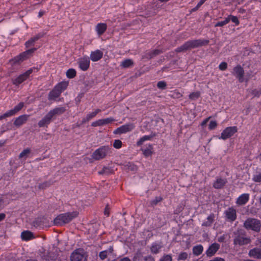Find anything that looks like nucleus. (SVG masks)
<instances>
[{
	"mask_svg": "<svg viewBox=\"0 0 261 261\" xmlns=\"http://www.w3.org/2000/svg\"><path fill=\"white\" fill-rule=\"evenodd\" d=\"M66 111L64 107H56L51 110L38 123L39 127H47V125L51 122L54 117L57 115H61Z\"/></svg>",
	"mask_w": 261,
	"mask_h": 261,
	"instance_id": "obj_1",
	"label": "nucleus"
},
{
	"mask_svg": "<svg viewBox=\"0 0 261 261\" xmlns=\"http://www.w3.org/2000/svg\"><path fill=\"white\" fill-rule=\"evenodd\" d=\"M209 40L206 39H196L189 40L175 49L176 53L186 51L192 48L207 45Z\"/></svg>",
	"mask_w": 261,
	"mask_h": 261,
	"instance_id": "obj_2",
	"label": "nucleus"
},
{
	"mask_svg": "<svg viewBox=\"0 0 261 261\" xmlns=\"http://www.w3.org/2000/svg\"><path fill=\"white\" fill-rule=\"evenodd\" d=\"M78 215L76 212H68L59 215L54 220V224L58 226H62L69 223Z\"/></svg>",
	"mask_w": 261,
	"mask_h": 261,
	"instance_id": "obj_3",
	"label": "nucleus"
},
{
	"mask_svg": "<svg viewBox=\"0 0 261 261\" xmlns=\"http://www.w3.org/2000/svg\"><path fill=\"white\" fill-rule=\"evenodd\" d=\"M233 244L243 246L250 243L251 240L249 238L246 237L243 231L238 230L234 232Z\"/></svg>",
	"mask_w": 261,
	"mask_h": 261,
	"instance_id": "obj_4",
	"label": "nucleus"
},
{
	"mask_svg": "<svg viewBox=\"0 0 261 261\" xmlns=\"http://www.w3.org/2000/svg\"><path fill=\"white\" fill-rule=\"evenodd\" d=\"M244 226L247 229L259 232L261 228V221L254 218H248L245 221Z\"/></svg>",
	"mask_w": 261,
	"mask_h": 261,
	"instance_id": "obj_5",
	"label": "nucleus"
},
{
	"mask_svg": "<svg viewBox=\"0 0 261 261\" xmlns=\"http://www.w3.org/2000/svg\"><path fill=\"white\" fill-rule=\"evenodd\" d=\"M111 152V148L109 146H103L94 151L92 157L95 160H100L105 158Z\"/></svg>",
	"mask_w": 261,
	"mask_h": 261,
	"instance_id": "obj_6",
	"label": "nucleus"
},
{
	"mask_svg": "<svg viewBox=\"0 0 261 261\" xmlns=\"http://www.w3.org/2000/svg\"><path fill=\"white\" fill-rule=\"evenodd\" d=\"M71 261H87V256L83 249H77L70 256Z\"/></svg>",
	"mask_w": 261,
	"mask_h": 261,
	"instance_id": "obj_7",
	"label": "nucleus"
},
{
	"mask_svg": "<svg viewBox=\"0 0 261 261\" xmlns=\"http://www.w3.org/2000/svg\"><path fill=\"white\" fill-rule=\"evenodd\" d=\"M237 130L238 128L236 126L227 127L222 132L219 139L226 140L232 136Z\"/></svg>",
	"mask_w": 261,
	"mask_h": 261,
	"instance_id": "obj_8",
	"label": "nucleus"
},
{
	"mask_svg": "<svg viewBox=\"0 0 261 261\" xmlns=\"http://www.w3.org/2000/svg\"><path fill=\"white\" fill-rule=\"evenodd\" d=\"M33 69H30L27 70L24 73L19 75L17 77L12 79V83L14 85L16 86H18L20 84H21L23 82L25 81L30 76V75L32 73Z\"/></svg>",
	"mask_w": 261,
	"mask_h": 261,
	"instance_id": "obj_9",
	"label": "nucleus"
},
{
	"mask_svg": "<svg viewBox=\"0 0 261 261\" xmlns=\"http://www.w3.org/2000/svg\"><path fill=\"white\" fill-rule=\"evenodd\" d=\"M135 126L133 123H128L121 126L114 131V134H122L132 131Z\"/></svg>",
	"mask_w": 261,
	"mask_h": 261,
	"instance_id": "obj_10",
	"label": "nucleus"
},
{
	"mask_svg": "<svg viewBox=\"0 0 261 261\" xmlns=\"http://www.w3.org/2000/svg\"><path fill=\"white\" fill-rule=\"evenodd\" d=\"M232 74L238 79L240 83L244 82V70L240 65H238L233 68Z\"/></svg>",
	"mask_w": 261,
	"mask_h": 261,
	"instance_id": "obj_11",
	"label": "nucleus"
},
{
	"mask_svg": "<svg viewBox=\"0 0 261 261\" xmlns=\"http://www.w3.org/2000/svg\"><path fill=\"white\" fill-rule=\"evenodd\" d=\"M226 218L230 222H233L237 219L236 210L233 207H229L224 212Z\"/></svg>",
	"mask_w": 261,
	"mask_h": 261,
	"instance_id": "obj_12",
	"label": "nucleus"
},
{
	"mask_svg": "<svg viewBox=\"0 0 261 261\" xmlns=\"http://www.w3.org/2000/svg\"><path fill=\"white\" fill-rule=\"evenodd\" d=\"M90 63V60L88 57L81 58L78 61L79 67L83 71H86L89 68Z\"/></svg>",
	"mask_w": 261,
	"mask_h": 261,
	"instance_id": "obj_13",
	"label": "nucleus"
},
{
	"mask_svg": "<svg viewBox=\"0 0 261 261\" xmlns=\"http://www.w3.org/2000/svg\"><path fill=\"white\" fill-rule=\"evenodd\" d=\"M114 121L115 119L111 117L107 118L106 119H99L94 122H93L91 124V126L93 127L102 126L109 124Z\"/></svg>",
	"mask_w": 261,
	"mask_h": 261,
	"instance_id": "obj_14",
	"label": "nucleus"
},
{
	"mask_svg": "<svg viewBox=\"0 0 261 261\" xmlns=\"http://www.w3.org/2000/svg\"><path fill=\"white\" fill-rule=\"evenodd\" d=\"M248 255L255 259H261V248L255 247L250 249L248 252Z\"/></svg>",
	"mask_w": 261,
	"mask_h": 261,
	"instance_id": "obj_15",
	"label": "nucleus"
},
{
	"mask_svg": "<svg viewBox=\"0 0 261 261\" xmlns=\"http://www.w3.org/2000/svg\"><path fill=\"white\" fill-rule=\"evenodd\" d=\"M220 248V245L215 243L209 246L206 251V254L207 256H212Z\"/></svg>",
	"mask_w": 261,
	"mask_h": 261,
	"instance_id": "obj_16",
	"label": "nucleus"
},
{
	"mask_svg": "<svg viewBox=\"0 0 261 261\" xmlns=\"http://www.w3.org/2000/svg\"><path fill=\"white\" fill-rule=\"evenodd\" d=\"M103 56V52L100 50L97 49L92 51L90 55V59L93 62L100 60Z\"/></svg>",
	"mask_w": 261,
	"mask_h": 261,
	"instance_id": "obj_17",
	"label": "nucleus"
},
{
	"mask_svg": "<svg viewBox=\"0 0 261 261\" xmlns=\"http://www.w3.org/2000/svg\"><path fill=\"white\" fill-rule=\"evenodd\" d=\"M29 117L28 115H21L15 119L14 124L17 127H20L27 121Z\"/></svg>",
	"mask_w": 261,
	"mask_h": 261,
	"instance_id": "obj_18",
	"label": "nucleus"
},
{
	"mask_svg": "<svg viewBox=\"0 0 261 261\" xmlns=\"http://www.w3.org/2000/svg\"><path fill=\"white\" fill-rule=\"evenodd\" d=\"M249 194H243L241 195L237 200L236 203L238 205H243L245 204L249 200Z\"/></svg>",
	"mask_w": 261,
	"mask_h": 261,
	"instance_id": "obj_19",
	"label": "nucleus"
},
{
	"mask_svg": "<svg viewBox=\"0 0 261 261\" xmlns=\"http://www.w3.org/2000/svg\"><path fill=\"white\" fill-rule=\"evenodd\" d=\"M227 183V180L225 178H217L216 180L213 183V187L215 189H219L223 188Z\"/></svg>",
	"mask_w": 261,
	"mask_h": 261,
	"instance_id": "obj_20",
	"label": "nucleus"
},
{
	"mask_svg": "<svg viewBox=\"0 0 261 261\" xmlns=\"http://www.w3.org/2000/svg\"><path fill=\"white\" fill-rule=\"evenodd\" d=\"M107 29V24L105 23H99L95 27V30L98 35H102Z\"/></svg>",
	"mask_w": 261,
	"mask_h": 261,
	"instance_id": "obj_21",
	"label": "nucleus"
},
{
	"mask_svg": "<svg viewBox=\"0 0 261 261\" xmlns=\"http://www.w3.org/2000/svg\"><path fill=\"white\" fill-rule=\"evenodd\" d=\"M36 50V48H33L30 49H28V50L22 53V54H20L19 56L15 58V60H16L18 61H23L27 58V56L29 54H32L34 53V51Z\"/></svg>",
	"mask_w": 261,
	"mask_h": 261,
	"instance_id": "obj_22",
	"label": "nucleus"
},
{
	"mask_svg": "<svg viewBox=\"0 0 261 261\" xmlns=\"http://www.w3.org/2000/svg\"><path fill=\"white\" fill-rule=\"evenodd\" d=\"M61 93L55 87L49 93L48 99L49 100H55L56 99L60 96Z\"/></svg>",
	"mask_w": 261,
	"mask_h": 261,
	"instance_id": "obj_23",
	"label": "nucleus"
},
{
	"mask_svg": "<svg viewBox=\"0 0 261 261\" xmlns=\"http://www.w3.org/2000/svg\"><path fill=\"white\" fill-rule=\"evenodd\" d=\"M215 220V215L214 214H211L206 219V221L203 222L202 224V226L210 227L211 226Z\"/></svg>",
	"mask_w": 261,
	"mask_h": 261,
	"instance_id": "obj_24",
	"label": "nucleus"
},
{
	"mask_svg": "<svg viewBox=\"0 0 261 261\" xmlns=\"http://www.w3.org/2000/svg\"><path fill=\"white\" fill-rule=\"evenodd\" d=\"M24 106V102H20L14 109L9 110V113L11 116L14 115L16 113L20 111Z\"/></svg>",
	"mask_w": 261,
	"mask_h": 261,
	"instance_id": "obj_25",
	"label": "nucleus"
},
{
	"mask_svg": "<svg viewBox=\"0 0 261 261\" xmlns=\"http://www.w3.org/2000/svg\"><path fill=\"white\" fill-rule=\"evenodd\" d=\"M21 239L23 240L28 241L33 238V233L30 231H23L21 234Z\"/></svg>",
	"mask_w": 261,
	"mask_h": 261,
	"instance_id": "obj_26",
	"label": "nucleus"
},
{
	"mask_svg": "<svg viewBox=\"0 0 261 261\" xmlns=\"http://www.w3.org/2000/svg\"><path fill=\"white\" fill-rule=\"evenodd\" d=\"M162 246L161 244L156 243H153L150 247V251L153 254H157L159 252Z\"/></svg>",
	"mask_w": 261,
	"mask_h": 261,
	"instance_id": "obj_27",
	"label": "nucleus"
},
{
	"mask_svg": "<svg viewBox=\"0 0 261 261\" xmlns=\"http://www.w3.org/2000/svg\"><path fill=\"white\" fill-rule=\"evenodd\" d=\"M68 83L66 82H62L59 83L55 87L61 93L64 90H65L67 86Z\"/></svg>",
	"mask_w": 261,
	"mask_h": 261,
	"instance_id": "obj_28",
	"label": "nucleus"
},
{
	"mask_svg": "<svg viewBox=\"0 0 261 261\" xmlns=\"http://www.w3.org/2000/svg\"><path fill=\"white\" fill-rule=\"evenodd\" d=\"M203 248L201 245H196L193 248V253L196 256L201 254L203 251Z\"/></svg>",
	"mask_w": 261,
	"mask_h": 261,
	"instance_id": "obj_29",
	"label": "nucleus"
},
{
	"mask_svg": "<svg viewBox=\"0 0 261 261\" xmlns=\"http://www.w3.org/2000/svg\"><path fill=\"white\" fill-rule=\"evenodd\" d=\"M98 173L99 175H109L112 174L113 171V169L109 167H103Z\"/></svg>",
	"mask_w": 261,
	"mask_h": 261,
	"instance_id": "obj_30",
	"label": "nucleus"
},
{
	"mask_svg": "<svg viewBox=\"0 0 261 261\" xmlns=\"http://www.w3.org/2000/svg\"><path fill=\"white\" fill-rule=\"evenodd\" d=\"M153 148L151 145H149L146 148L142 149L143 154L146 156L148 157L151 155L153 153Z\"/></svg>",
	"mask_w": 261,
	"mask_h": 261,
	"instance_id": "obj_31",
	"label": "nucleus"
},
{
	"mask_svg": "<svg viewBox=\"0 0 261 261\" xmlns=\"http://www.w3.org/2000/svg\"><path fill=\"white\" fill-rule=\"evenodd\" d=\"M155 135H149V136H144L141 138L137 142V145L138 146H141L143 143L147 140H150Z\"/></svg>",
	"mask_w": 261,
	"mask_h": 261,
	"instance_id": "obj_32",
	"label": "nucleus"
},
{
	"mask_svg": "<svg viewBox=\"0 0 261 261\" xmlns=\"http://www.w3.org/2000/svg\"><path fill=\"white\" fill-rule=\"evenodd\" d=\"M133 64H134V62L133 61V60L131 59H126V60H124V61H123L121 62L120 66H122L123 68H128V67L133 66Z\"/></svg>",
	"mask_w": 261,
	"mask_h": 261,
	"instance_id": "obj_33",
	"label": "nucleus"
},
{
	"mask_svg": "<svg viewBox=\"0 0 261 261\" xmlns=\"http://www.w3.org/2000/svg\"><path fill=\"white\" fill-rule=\"evenodd\" d=\"M76 72L74 69L70 68L66 71V76L69 79H72L76 76Z\"/></svg>",
	"mask_w": 261,
	"mask_h": 261,
	"instance_id": "obj_34",
	"label": "nucleus"
},
{
	"mask_svg": "<svg viewBox=\"0 0 261 261\" xmlns=\"http://www.w3.org/2000/svg\"><path fill=\"white\" fill-rule=\"evenodd\" d=\"M162 53V51L159 49H154L151 51H150L147 54V57L149 59L152 58L154 56L159 55Z\"/></svg>",
	"mask_w": 261,
	"mask_h": 261,
	"instance_id": "obj_35",
	"label": "nucleus"
},
{
	"mask_svg": "<svg viewBox=\"0 0 261 261\" xmlns=\"http://www.w3.org/2000/svg\"><path fill=\"white\" fill-rule=\"evenodd\" d=\"M101 112V110L99 109H96L94 112L90 113L87 115V120H91L94 117L96 116V115Z\"/></svg>",
	"mask_w": 261,
	"mask_h": 261,
	"instance_id": "obj_36",
	"label": "nucleus"
},
{
	"mask_svg": "<svg viewBox=\"0 0 261 261\" xmlns=\"http://www.w3.org/2000/svg\"><path fill=\"white\" fill-rule=\"evenodd\" d=\"M200 96V92L199 91H196L194 92H192L191 93L189 96V99L192 100H195L197 99Z\"/></svg>",
	"mask_w": 261,
	"mask_h": 261,
	"instance_id": "obj_37",
	"label": "nucleus"
},
{
	"mask_svg": "<svg viewBox=\"0 0 261 261\" xmlns=\"http://www.w3.org/2000/svg\"><path fill=\"white\" fill-rule=\"evenodd\" d=\"M112 250H113L112 249H110L109 251L105 250V251H103L100 252L99 253V256L100 258L102 260L105 259V258H107L108 254H110V253H111Z\"/></svg>",
	"mask_w": 261,
	"mask_h": 261,
	"instance_id": "obj_38",
	"label": "nucleus"
},
{
	"mask_svg": "<svg viewBox=\"0 0 261 261\" xmlns=\"http://www.w3.org/2000/svg\"><path fill=\"white\" fill-rule=\"evenodd\" d=\"M51 185V183L49 181H46L43 183L40 184L38 188L40 190H44Z\"/></svg>",
	"mask_w": 261,
	"mask_h": 261,
	"instance_id": "obj_39",
	"label": "nucleus"
},
{
	"mask_svg": "<svg viewBox=\"0 0 261 261\" xmlns=\"http://www.w3.org/2000/svg\"><path fill=\"white\" fill-rule=\"evenodd\" d=\"M188 257V254L187 252H182L179 253L178 255L177 260H186Z\"/></svg>",
	"mask_w": 261,
	"mask_h": 261,
	"instance_id": "obj_40",
	"label": "nucleus"
},
{
	"mask_svg": "<svg viewBox=\"0 0 261 261\" xmlns=\"http://www.w3.org/2000/svg\"><path fill=\"white\" fill-rule=\"evenodd\" d=\"M227 18L229 19V22L230 20H231L232 22L234 23L236 25H239L240 23V21L237 16L230 15L227 17Z\"/></svg>",
	"mask_w": 261,
	"mask_h": 261,
	"instance_id": "obj_41",
	"label": "nucleus"
},
{
	"mask_svg": "<svg viewBox=\"0 0 261 261\" xmlns=\"http://www.w3.org/2000/svg\"><path fill=\"white\" fill-rule=\"evenodd\" d=\"M163 198L161 196L155 197V198L150 201V205L152 206L156 205L159 202L162 201Z\"/></svg>",
	"mask_w": 261,
	"mask_h": 261,
	"instance_id": "obj_42",
	"label": "nucleus"
},
{
	"mask_svg": "<svg viewBox=\"0 0 261 261\" xmlns=\"http://www.w3.org/2000/svg\"><path fill=\"white\" fill-rule=\"evenodd\" d=\"M159 261H172V257L171 254H164Z\"/></svg>",
	"mask_w": 261,
	"mask_h": 261,
	"instance_id": "obj_43",
	"label": "nucleus"
},
{
	"mask_svg": "<svg viewBox=\"0 0 261 261\" xmlns=\"http://www.w3.org/2000/svg\"><path fill=\"white\" fill-rule=\"evenodd\" d=\"M229 22V19L225 18L224 20L222 21H219L217 23L215 24V27H223L226 24H227Z\"/></svg>",
	"mask_w": 261,
	"mask_h": 261,
	"instance_id": "obj_44",
	"label": "nucleus"
},
{
	"mask_svg": "<svg viewBox=\"0 0 261 261\" xmlns=\"http://www.w3.org/2000/svg\"><path fill=\"white\" fill-rule=\"evenodd\" d=\"M171 97L174 98H179L182 96V94L177 90L171 92Z\"/></svg>",
	"mask_w": 261,
	"mask_h": 261,
	"instance_id": "obj_45",
	"label": "nucleus"
},
{
	"mask_svg": "<svg viewBox=\"0 0 261 261\" xmlns=\"http://www.w3.org/2000/svg\"><path fill=\"white\" fill-rule=\"evenodd\" d=\"M31 152V150L29 148L24 149L19 155V158H22L26 156Z\"/></svg>",
	"mask_w": 261,
	"mask_h": 261,
	"instance_id": "obj_46",
	"label": "nucleus"
},
{
	"mask_svg": "<svg viewBox=\"0 0 261 261\" xmlns=\"http://www.w3.org/2000/svg\"><path fill=\"white\" fill-rule=\"evenodd\" d=\"M167 86L166 83L164 81H160L157 84V87L159 89H165Z\"/></svg>",
	"mask_w": 261,
	"mask_h": 261,
	"instance_id": "obj_47",
	"label": "nucleus"
},
{
	"mask_svg": "<svg viewBox=\"0 0 261 261\" xmlns=\"http://www.w3.org/2000/svg\"><path fill=\"white\" fill-rule=\"evenodd\" d=\"M122 142L120 140H115L113 143V146L116 149H119L122 147Z\"/></svg>",
	"mask_w": 261,
	"mask_h": 261,
	"instance_id": "obj_48",
	"label": "nucleus"
},
{
	"mask_svg": "<svg viewBox=\"0 0 261 261\" xmlns=\"http://www.w3.org/2000/svg\"><path fill=\"white\" fill-rule=\"evenodd\" d=\"M252 180L257 182H261V172L254 175L253 177Z\"/></svg>",
	"mask_w": 261,
	"mask_h": 261,
	"instance_id": "obj_49",
	"label": "nucleus"
},
{
	"mask_svg": "<svg viewBox=\"0 0 261 261\" xmlns=\"http://www.w3.org/2000/svg\"><path fill=\"white\" fill-rule=\"evenodd\" d=\"M44 34H45L43 33H40L36 35L35 36L32 37L31 38L35 42L36 41L38 40L39 39L43 37Z\"/></svg>",
	"mask_w": 261,
	"mask_h": 261,
	"instance_id": "obj_50",
	"label": "nucleus"
},
{
	"mask_svg": "<svg viewBox=\"0 0 261 261\" xmlns=\"http://www.w3.org/2000/svg\"><path fill=\"white\" fill-rule=\"evenodd\" d=\"M227 68V64L226 62H223L219 66V68L222 71L225 70Z\"/></svg>",
	"mask_w": 261,
	"mask_h": 261,
	"instance_id": "obj_51",
	"label": "nucleus"
},
{
	"mask_svg": "<svg viewBox=\"0 0 261 261\" xmlns=\"http://www.w3.org/2000/svg\"><path fill=\"white\" fill-rule=\"evenodd\" d=\"M217 125V122L216 121H211L208 125V128L210 130L215 129Z\"/></svg>",
	"mask_w": 261,
	"mask_h": 261,
	"instance_id": "obj_52",
	"label": "nucleus"
},
{
	"mask_svg": "<svg viewBox=\"0 0 261 261\" xmlns=\"http://www.w3.org/2000/svg\"><path fill=\"white\" fill-rule=\"evenodd\" d=\"M34 43H35V42L31 38L29 40H28L25 43V47H27V48H29V47H30L31 46H33L34 45Z\"/></svg>",
	"mask_w": 261,
	"mask_h": 261,
	"instance_id": "obj_53",
	"label": "nucleus"
},
{
	"mask_svg": "<svg viewBox=\"0 0 261 261\" xmlns=\"http://www.w3.org/2000/svg\"><path fill=\"white\" fill-rule=\"evenodd\" d=\"M251 93L254 96L259 97L261 94V90L254 89L252 90Z\"/></svg>",
	"mask_w": 261,
	"mask_h": 261,
	"instance_id": "obj_54",
	"label": "nucleus"
},
{
	"mask_svg": "<svg viewBox=\"0 0 261 261\" xmlns=\"http://www.w3.org/2000/svg\"><path fill=\"white\" fill-rule=\"evenodd\" d=\"M142 261H155L154 258L151 255H147L143 257Z\"/></svg>",
	"mask_w": 261,
	"mask_h": 261,
	"instance_id": "obj_55",
	"label": "nucleus"
},
{
	"mask_svg": "<svg viewBox=\"0 0 261 261\" xmlns=\"http://www.w3.org/2000/svg\"><path fill=\"white\" fill-rule=\"evenodd\" d=\"M84 96V93H80L75 98V101H76V104L78 105L80 101H81V98Z\"/></svg>",
	"mask_w": 261,
	"mask_h": 261,
	"instance_id": "obj_56",
	"label": "nucleus"
},
{
	"mask_svg": "<svg viewBox=\"0 0 261 261\" xmlns=\"http://www.w3.org/2000/svg\"><path fill=\"white\" fill-rule=\"evenodd\" d=\"M10 116H12L11 115V114L9 113V111H8L6 113H5V114H4L3 115L0 116V120H2L3 119H5L7 117H10Z\"/></svg>",
	"mask_w": 261,
	"mask_h": 261,
	"instance_id": "obj_57",
	"label": "nucleus"
},
{
	"mask_svg": "<svg viewBox=\"0 0 261 261\" xmlns=\"http://www.w3.org/2000/svg\"><path fill=\"white\" fill-rule=\"evenodd\" d=\"M129 166H128V169L131 170H137V167L133 164L129 163Z\"/></svg>",
	"mask_w": 261,
	"mask_h": 261,
	"instance_id": "obj_58",
	"label": "nucleus"
},
{
	"mask_svg": "<svg viewBox=\"0 0 261 261\" xmlns=\"http://www.w3.org/2000/svg\"><path fill=\"white\" fill-rule=\"evenodd\" d=\"M4 199L0 197V210H2L4 207Z\"/></svg>",
	"mask_w": 261,
	"mask_h": 261,
	"instance_id": "obj_59",
	"label": "nucleus"
},
{
	"mask_svg": "<svg viewBox=\"0 0 261 261\" xmlns=\"http://www.w3.org/2000/svg\"><path fill=\"white\" fill-rule=\"evenodd\" d=\"M6 218V215L4 213H0V222L4 220Z\"/></svg>",
	"mask_w": 261,
	"mask_h": 261,
	"instance_id": "obj_60",
	"label": "nucleus"
},
{
	"mask_svg": "<svg viewBox=\"0 0 261 261\" xmlns=\"http://www.w3.org/2000/svg\"><path fill=\"white\" fill-rule=\"evenodd\" d=\"M210 261H225L224 259L220 257H216L213 260Z\"/></svg>",
	"mask_w": 261,
	"mask_h": 261,
	"instance_id": "obj_61",
	"label": "nucleus"
},
{
	"mask_svg": "<svg viewBox=\"0 0 261 261\" xmlns=\"http://www.w3.org/2000/svg\"><path fill=\"white\" fill-rule=\"evenodd\" d=\"M104 214H105V215H107V216H109V208L108 207V206H107L106 208H105V212H104Z\"/></svg>",
	"mask_w": 261,
	"mask_h": 261,
	"instance_id": "obj_62",
	"label": "nucleus"
},
{
	"mask_svg": "<svg viewBox=\"0 0 261 261\" xmlns=\"http://www.w3.org/2000/svg\"><path fill=\"white\" fill-rule=\"evenodd\" d=\"M119 261H131V260L128 257H123V258L121 259Z\"/></svg>",
	"mask_w": 261,
	"mask_h": 261,
	"instance_id": "obj_63",
	"label": "nucleus"
},
{
	"mask_svg": "<svg viewBox=\"0 0 261 261\" xmlns=\"http://www.w3.org/2000/svg\"><path fill=\"white\" fill-rule=\"evenodd\" d=\"M205 1L204 0H200L197 4L198 7H200Z\"/></svg>",
	"mask_w": 261,
	"mask_h": 261,
	"instance_id": "obj_64",
	"label": "nucleus"
}]
</instances>
